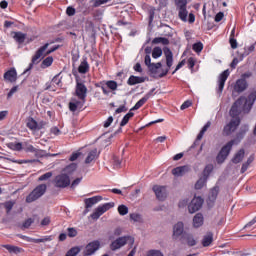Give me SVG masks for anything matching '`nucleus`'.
<instances>
[{"label":"nucleus","instance_id":"1","mask_svg":"<svg viewBox=\"0 0 256 256\" xmlns=\"http://www.w3.org/2000/svg\"><path fill=\"white\" fill-rule=\"evenodd\" d=\"M256 95L254 93H251L248 98L240 97L238 100H236V103H234L230 109V116L233 117V119H237L239 117V107H241L242 104L245 103L244 107H247V104L249 105V109L253 107V104L255 103Z\"/></svg>","mask_w":256,"mask_h":256},{"label":"nucleus","instance_id":"2","mask_svg":"<svg viewBox=\"0 0 256 256\" xmlns=\"http://www.w3.org/2000/svg\"><path fill=\"white\" fill-rule=\"evenodd\" d=\"M153 93H155V88H152L144 97H142L132 108L131 110L123 117L120 127H125L129 123V119L135 115L132 111H137V109H141V107L144 106L146 101H149L151 97L153 96Z\"/></svg>","mask_w":256,"mask_h":256},{"label":"nucleus","instance_id":"3","mask_svg":"<svg viewBox=\"0 0 256 256\" xmlns=\"http://www.w3.org/2000/svg\"><path fill=\"white\" fill-rule=\"evenodd\" d=\"M144 63L146 67H148V71L150 72V75L155 79H163V77L167 75L168 70H162V72H159V69L163 67V64L161 62L151 63V55L145 56Z\"/></svg>","mask_w":256,"mask_h":256},{"label":"nucleus","instance_id":"4","mask_svg":"<svg viewBox=\"0 0 256 256\" xmlns=\"http://www.w3.org/2000/svg\"><path fill=\"white\" fill-rule=\"evenodd\" d=\"M48 47L49 43H46L36 51L35 55L32 57V62L29 64V67L24 71V73H27V71H31V69H33V65H35V63H39V59H41V57L51 55V53H54V51H57V49H59V45H55L47 50Z\"/></svg>","mask_w":256,"mask_h":256},{"label":"nucleus","instance_id":"5","mask_svg":"<svg viewBox=\"0 0 256 256\" xmlns=\"http://www.w3.org/2000/svg\"><path fill=\"white\" fill-rule=\"evenodd\" d=\"M47 191V185L46 184H40L38 185L27 197H26V203H33L34 201H37V199H41L45 195Z\"/></svg>","mask_w":256,"mask_h":256},{"label":"nucleus","instance_id":"6","mask_svg":"<svg viewBox=\"0 0 256 256\" xmlns=\"http://www.w3.org/2000/svg\"><path fill=\"white\" fill-rule=\"evenodd\" d=\"M236 141L237 140H231L221 148L220 152L218 153V155L216 157L217 163L225 162V159H227V157H229V154L231 153V149H233V145H235Z\"/></svg>","mask_w":256,"mask_h":256},{"label":"nucleus","instance_id":"7","mask_svg":"<svg viewBox=\"0 0 256 256\" xmlns=\"http://www.w3.org/2000/svg\"><path fill=\"white\" fill-rule=\"evenodd\" d=\"M128 241L131 243V245L135 243V239H133L131 236H122L117 238L110 244L111 251H117L118 249H121V247H125Z\"/></svg>","mask_w":256,"mask_h":256},{"label":"nucleus","instance_id":"8","mask_svg":"<svg viewBox=\"0 0 256 256\" xmlns=\"http://www.w3.org/2000/svg\"><path fill=\"white\" fill-rule=\"evenodd\" d=\"M96 87H100L103 95H109L111 91H117V87H119V85L115 80H108L100 82V84H96Z\"/></svg>","mask_w":256,"mask_h":256},{"label":"nucleus","instance_id":"9","mask_svg":"<svg viewBox=\"0 0 256 256\" xmlns=\"http://www.w3.org/2000/svg\"><path fill=\"white\" fill-rule=\"evenodd\" d=\"M113 207H115L114 202H108V203L102 204L94 210V212L91 214V218L97 221V219H99L101 215H103L104 213H107V211H109V209H113Z\"/></svg>","mask_w":256,"mask_h":256},{"label":"nucleus","instance_id":"10","mask_svg":"<svg viewBox=\"0 0 256 256\" xmlns=\"http://www.w3.org/2000/svg\"><path fill=\"white\" fill-rule=\"evenodd\" d=\"M99 249H101V242L99 240H93L85 246L83 255L84 256L95 255V253H97Z\"/></svg>","mask_w":256,"mask_h":256},{"label":"nucleus","instance_id":"11","mask_svg":"<svg viewBox=\"0 0 256 256\" xmlns=\"http://www.w3.org/2000/svg\"><path fill=\"white\" fill-rule=\"evenodd\" d=\"M239 125H241V119L239 118L232 119L228 124L224 126L223 135H225L226 137H229V135L237 131V127Z\"/></svg>","mask_w":256,"mask_h":256},{"label":"nucleus","instance_id":"12","mask_svg":"<svg viewBox=\"0 0 256 256\" xmlns=\"http://www.w3.org/2000/svg\"><path fill=\"white\" fill-rule=\"evenodd\" d=\"M76 97L82 102L85 103V99H87V86L83 82L76 83L75 89Z\"/></svg>","mask_w":256,"mask_h":256},{"label":"nucleus","instance_id":"13","mask_svg":"<svg viewBox=\"0 0 256 256\" xmlns=\"http://www.w3.org/2000/svg\"><path fill=\"white\" fill-rule=\"evenodd\" d=\"M229 75H231V72L229 71V69H226L218 77L217 93L219 96H221V93H223V89H225V82L227 81V79H229Z\"/></svg>","mask_w":256,"mask_h":256},{"label":"nucleus","instance_id":"14","mask_svg":"<svg viewBox=\"0 0 256 256\" xmlns=\"http://www.w3.org/2000/svg\"><path fill=\"white\" fill-rule=\"evenodd\" d=\"M55 185L56 187L65 189V187H69V185H71V179H69V176L65 174H60L55 178Z\"/></svg>","mask_w":256,"mask_h":256},{"label":"nucleus","instance_id":"15","mask_svg":"<svg viewBox=\"0 0 256 256\" xmlns=\"http://www.w3.org/2000/svg\"><path fill=\"white\" fill-rule=\"evenodd\" d=\"M201 207H203V198L194 197L188 205L189 213H197Z\"/></svg>","mask_w":256,"mask_h":256},{"label":"nucleus","instance_id":"16","mask_svg":"<svg viewBox=\"0 0 256 256\" xmlns=\"http://www.w3.org/2000/svg\"><path fill=\"white\" fill-rule=\"evenodd\" d=\"M26 126L30 131H41V129L45 127V122H37L35 119L30 117L27 119Z\"/></svg>","mask_w":256,"mask_h":256},{"label":"nucleus","instance_id":"17","mask_svg":"<svg viewBox=\"0 0 256 256\" xmlns=\"http://www.w3.org/2000/svg\"><path fill=\"white\" fill-rule=\"evenodd\" d=\"M99 201H103L102 196H94L91 198H86L84 200V203H85L84 215H87V213H89V209H91V207H93V205H97V203H99Z\"/></svg>","mask_w":256,"mask_h":256},{"label":"nucleus","instance_id":"18","mask_svg":"<svg viewBox=\"0 0 256 256\" xmlns=\"http://www.w3.org/2000/svg\"><path fill=\"white\" fill-rule=\"evenodd\" d=\"M153 191L158 201H165L167 199V187L156 185L153 187Z\"/></svg>","mask_w":256,"mask_h":256},{"label":"nucleus","instance_id":"19","mask_svg":"<svg viewBox=\"0 0 256 256\" xmlns=\"http://www.w3.org/2000/svg\"><path fill=\"white\" fill-rule=\"evenodd\" d=\"M164 55L166 57L167 68L161 69L159 73H162V71H167V70H168L167 73H169V70L171 69V67H173V52H171V49L169 48L164 49Z\"/></svg>","mask_w":256,"mask_h":256},{"label":"nucleus","instance_id":"20","mask_svg":"<svg viewBox=\"0 0 256 256\" xmlns=\"http://www.w3.org/2000/svg\"><path fill=\"white\" fill-rule=\"evenodd\" d=\"M185 231V224L183 222H177L173 227V238L179 239L183 232Z\"/></svg>","mask_w":256,"mask_h":256},{"label":"nucleus","instance_id":"21","mask_svg":"<svg viewBox=\"0 0 256 256\" xmlns=\"http://www.w3.org/2000/svg\"><path fill=\"white\" fill-rule=\"evenodd\" d=\"M4 79L8 81V83H15V81H17V70L15 68H11L6 71L4 73Z\"/></svg>","mask_w":256,"mask_h":256},{"label":"nucleus","instance_id":"22","mask_svg":"<svg viewBox=\"0 0 256 256\" xmlns=\"http://www.w3.org/2000/svg\"><path fill=\"white\" fill-rule=\"evenodd\" d=\"M218 195H219V187L216 186V187L212 188L209 192L208 200H207L208 205H213V203H215V201H217Z\"/></svg>","mask_w":256,"mask_h":256},{"label":"nucleus","instance_id":"23","mask_svg":"<svg viewBox=\"0 0 256 256\" xmlns=\"http://www.w3.org/2000/svg\"><path fill=\"white\" fill-rule=\"evenodd\" d=\"M245 89H247V80L238 79L234 86V90L236 91V93H243V91H245Z\"/></svg>","mask_w":256,"mask_h":256},{"label":"nucleus","instance_id":"24","mask_svg":"<svg viewBox=\"0 0 256 256\" xmlns=\"http://www.w3.org/2000/svg\"><path fill=\"white\" fill-rule=\"evenodd\" d=\"M188 171V166H180L172 169V175H174V177H183V175H185Z\"/></svg>","mask_w":256,"mask_h":256},{"label":"nucleus","instance_id":"25","mask_svg":"<svg viewBox=\"0 0 256 256\" xmlns=\"http://www.w3.org/2000/svg\"><path fill=\"white\" fill-rule=\"evenodd\" d=\"M127 83L131 86L139 85V83H145V77L131 75Z\"/></svg>","mask_w":256,"mask_h":256},{"label":"nucleus","instance_id":"26","mask_svg":"<svg viewBox=\"0 0 256 256\" xmlns=\"http://www.w3.org/2000/svg\"><path fill=\"white\" fill-rule=\"evenodd\" d=\"M202 246L210 247L211 243H213V232H207L202 238Z\"/></svg>","mask_w":256,"mask_h":256},{"label":"nucleus","instance_id":"27","mask_svg":"<svg viewBox=\"0 0 256 256\" xmlns=\"http://www.w3.org/2000/svg\"><path fill=\"white\" fill-rule=\"evenodd\" d=\"M97 157H99V153L97 152V148H94L93 150H91L86 159H85V163L86 165H89V163H93V161H95V159H97Z\"/></svg>","mask_w":256,"mask_h":256},{"label":"nucleus","instance_id":"28","mask_svg":"<svg viewBox=\"0 0 256 256\" xmlns=\"http://www.w3.org/2000/svg\"><path fill=\"white\" fill-rule=\"evenodd\" d=\"M78 73L81 75H85V73H89V62H87V58L83 59L78 67Z\"/></svg>","mask_w":256,"mask_h":256},{"label":"nucleus","instance_id":"29","mask_svg":"<svg viewBox=\"0 0 256 256\" xmlns=\"http://www.w3.org/2000/svg\"><path fill=\"white\" fill-rule=\"evenodd\" d=\"M203 222H204L203 214L197 213L193 218V226L196 229H199V227L203 225Z\"/></svg>","mask_w":256,"mask_h":256},{"label":"nucleus","instance_id":"30","mask_svg":"<svg viewBox=\"0 0 256 256\" xmlns=\"http://www.w3.org/2000/svg\"><path fill=\"white\" fill-rule=\"evenodd\" d=\"M4 249H7L10 253H13L14 255H19V253H23V248H20L18 246H13V245H3Z\"/></svg>","mask_w":256,"mask_h":256},{"label":"nucleus","instance_id":"31","mask_svg":"<svg viewBox=\"0 0 256 256\" xmlns=\"http://www.w3.org/2000/svg\"><path fill=\"white\" fill-rule=\"evenodd\" d=\"M177 9L179 19H181V21H183L184 23H187V15H189V12L187 11V6Z\"/></svg>","mask_w":256,"mask_h":256},{"label":"nucleus","instance_id":"32","mask_svg":"<svg viewBox=\"0 0 256 256\" xmlns=\"http://www.w3.org/2000/svg\"><path fill=\"white\" fill-rule=\"evenodd\" d=\"M245 157V149H240L232 158V163H241L243 161V158Z\"/></svg>","mask_w":256,"mask_h":256},{"label":"nucleus","instance_id":"33","mask_svg":"<svg viewBox=\"0 0 256 256\" xmlns=\"http://www.w3.org/2000/svg\"><path fill=\"white\" fill-rule=\"evenodd\" d=\"M183 238L185 239L188 247H195V245H197V240H195V237H193L192 234H184Z\"/></svg>","mask_w":256,"mask_h":256},{"label":"nucleus","instance_id":"34","mask_svg":"<svg viewBox=\"0 0 256 256\" xmlns=\"http://www.w3.org/2000/svg\"><path fill=\"white\" fill-rule=\"evenodd\" d=\"M74 171H77V164L71 163L64 168V175H67V177H69L70 175H73Z\"/></svg>","mask_w":256,"mask_h":256},{"label":"nucleus","instance_id":"35","mask_svg":"<svg viewBox=\"0 0 256 256\" xmlns=\"http://www.w3.org/2000/svg\"><path fill=\"white\" fill-rule=\"evenodd\" d=\"M247 131H249V126L245 125L243 127L240 128L239 132L236 135V139L239 141H241V139H243V137H245V135L247 134Z\"/></svg>","mask_w":256,"mask_h":256},{"label":"nucleus","instance_id":"36","mask_svg":"<svg viewBox=\"0 0 256 256\" xmlns=\"http://www.w3.org/2000/svg\"><path fill=\"white\" fill-rule=\"evenodd\" d=\"M27 36L25 35V34H23V32H15L14 33V36H13V38L15 39V41L17 42V43H19V44H21V43H25V38H26Z\"/></svg>","mask_w":256,"mask_h":256},{"label":"nucleus","instance_id":"37","mask_svg":"<svg viewBox=\"0 0 256 256\" xmlns=\"http://www.w3.org/2000/svg\"><path fill=\"white\" fill-rule=\"evenodd\" d=\"M159 43H161L162 45H169V39L163 37H156L152 40L153 45H159Z\"/></svg>","mask_w":256,"mask_h":256},{"label":"nucleus","instance_id":"38","mask_svg":"<svg viewBox=\"0 0 256 256\" xmlns=\"http://www.w3.org/2000/svg\"><path fill=\"white\" fill-rule=\"evenodd\" d=\"M209 127H211V122H207L203 126L202 130L200 131V133L197 136L196 141H201L203 139V135H205V133L207 132V129H209Z\"/></svg>","mask_w":256,"mask_h":256},{"label":"nucleus","instance_id":"39","mask_svg":"<svg viewBox=\"0 0 256 256\" xmlns=\"http://www.w3.org/2000/svg\"><path fill=\"white\" fill-rule=\"evenodd\" d=\"M209 127H211V122H207L203 126L202 130L200 131V133L197 136L196 141H201L203 139V135H205V133L207 132V129H209Z\"/></svg>","mask_w":256,"mask_h":256},{"label":"nucleus","instance_id":"40","mask_svg":"<svg viewBox=\"0 0 256 256\" xmlns=\"http://www.w3.org/2000/svg\"><path fill=\"white\" fill-rule=\"evenodd\" d=\"M9 149H12V151H22L23 150V144L21 142L17 143H9L8 144Z\"/></svg>","mask_w":256,"mask_h":256},{"label":"nucleus","instance_id":"41","mask_svg":"<svg viewBox=\"0 0 256 256\" xmlns=\"http://www.w3.org/2000/svg\"><path fill=\"white\" fill-rule=\"evenodd\" d=\"M53 65V57L49 56L42 61L41 67L42 69H47V67H51Z\"/></svg>","mask_w":256,"mask_h":256},{"label":"nucleus","instance_id":"42","mask_svg":"<svg viewBox=\"0 0 256 256\" xmlns=\"http://www.w3.org/2000/svg\"><path fill=\"white\" fill-rule=\"evenodd\" d=\"M85 103L81 102V101H76V102H70L69 103V109L70 111H72L73 113H75V111H77V107H79V105L81 107H83Z\"/></svg>","mask_w":256,"mask_h":256},{"label":"nucleus","instance_id":"43","mask_svg":"<svg viewBox=\"0 0 256 256\" xmlns=\"http://www.w3.org/2000/svg\"><path fill=\"white\" fill-rule=\"evenodd\" d=\"M163 55V50L160 47H154L152 50V57L153 59H159Z\"/></svg>","mask_w":256,"mask_h":256},{"label":"nucleus","instance_id":"44","mask_svg":"<svg viewBox=\"0 0 256 256\" xmlns=\"http://www.w3.org/2000/svg\"><path fill=\"white\" fill-rule=\"evenodd\" d=\"M79 253H81V248L73 247L67 251L65 256H77V255H79Z\"/></svg>","mask_w":256,"mask_h":256},{"label":"nucleus","instance_id":"45","mask_svg":"<svg viewBox=\"0 0 256 256\" xmlns=\"http://www.w3.org/2000/svg\"><path fill=\"white\" fill-rule=\"evenodd\" d=\"M130 219L134 221V223H143V218L139 213H132L130 214Z\"/></svg>","mask_w":256,"mask_h":256},{"label":"nucleus","instance_id":"46","mask_svg":"<svg viewBox=\"0 0 256 256\" xmlns=\"http://www.w3.org/2000/svg\"><path fill=\"white\" fill-rule=\"evenodd\" d=\"M121 163H122L121 158H119L117 156H113L112 165H113L114 169H121Z\"/></svg>","mask_w":256,"mask_h":256},{"label":"nucleus","instance_id":"47","mask_svg":"<svg viewBox=\"0 0 256 256\" xmlns=\"http://www.w3.org/2000/svg\"><path fill=\"white\" fill-rule=\"evenodd\" d=\"M118 213L119 215L125 216L129 213V208L123 204L118 206Z\"/></svg>","mask_w":256,"mask_h":256},{"label":"nucleus","instance_id":"48","mask_svg":"<svg viewBox=\"0 0 256 256\" xmlns=\"http://www.w3.org/2000/svg\"><path fill=\"white\" fill-rule=\"evenodd\" d=\"M205 183H207V179L200 178L195 184V189H203V187H205Z\"/></svg>","mask_w":256,"mask_h":256},{"label":"nucleus","instance_id":"49","mask_svg":"<svg viewBox=\"0 0 256 256\" xmlns=\"http://www.w3.org/2000/svg\"><path fill=\"white\" fill-rule=\"evenodd\" d=\"M192 49L195 53H201L203 51V43L197 42L193 44Z\"/></svg>","mask_w":256,"mask_h":256},{"label":"nucleus","instance_id":"50","mask_svg":"<svg viewBox=\"0 0 256 256\" xmlns=\"http://www.w3.org/2000/svg\"><path fill=\"white\" fill-rule=\"evenodd\" d=\"M33 223H35V220L33 218H28L26 219L23 224H22V228L23 229H29L31 225H33Z\"/></svg>","mask_w":256,"mask_h":256},{"label":"nucleus","instance_id":"51","mask_svg":"<svg viewBox=\"0 0 256 256\" xmlns=\"http://www.w3.org/2000/svg\"><path fill=\"white\" fill-rule=\"evenodd\" d=\"M51 177H53V172H47V173L41 175L38 178V181H48V179H51Z\"/></svg>","mask_w":256,"mask_h":256},{"label":"nucleus","instance_id":"52","mask_svg":"<svg viewBox=\"0 0 256 256\" xmlns=\"http://www.w3.org/2000/svg\"><path fill=\"white\" fill-rule=\"evenodd\" d=\"M175 5L177 9L187 7V0H175Z\"/></svg>","mask_w":256,"mask_h":256},{"label":"nucleus","instance_id":"53","mask_svg":"<svg viewBox=\"0 0 256 256\" xmlns=\"http://www.w3.org/2000/svg\"><path fill=\"white\" fill-rule=\"evenodd\" d=\"M17 91H19V86H13L11 88V90L9 91L7 98L11 99L13 97V95H15V93H17Z\"/></svg>","mask_w":256,"mask_h":256},{"label":"nucleus","instance_id":"54","mask_svg":"<svg viewBox=\"0 0 256 256\" xmlns=\"http://www.w3.org/2000/svg\"><path fill=\"white\" fill-rule=\"evenodd\" d=\"M147 256H163V252L160 250H150Z\"/></svg>","mask_w":256,"mask_h":256},{"label":"nucleus","instance_id":"55","mask_svg":"<svg viewBox=\"0 0 256 256\" xmlns=\"http://www.w3.org/2000/svg\"><path fill=\"white\" fill-rule=\"evenodd\" d=\"M13 205H15V203L11 201L5 202L4 207L6 209V213H11V209H13Z\"/></svg>","mask_w":256,"mask_h":256},{"label":"nucleus","instance_id":"56","mask_svg":"<svg viewBox=\"0 0 256 256\" xmlns=\"http://www.w3.org/2000/svg\"><path fill=\"white\" fill-rule=\"evenodd\" d=\"M111 0H94L93 7H101V5H105V3H109Z\"/></svg>","mask_w":256,"mask_h":256},{"label":"nucleus","instance_id":"57","mask_svg":"<svg viewBox=\"0 0 256 256\" xmlns=\"http://www.w3.org/2000/svg\"><path fill=\"white\" fill-rule=\"evenodd\" d=\"M48 241H53V236H45L44 238H38L36 242L47 243Z\"/></svg>","mask_w":256,"mask_h":256},{"label":"nucleus","instance_id":"58","mask_svg":"<svg viewBox=\"0 0 256 256\" xmlns=\"http://www.w3.org/2000/svg\"><path fill=\"white\" fill-rule=\"evenodd\" d=\"M24 151H26V153H35V151H37V148H35L33 145L28 144L26 145V147L24 148Z\"/></svg>","mask_w":256,"mask_h":256},{"label":"nucleus","instance_id":"59","mask_svg":"<svg viewBox=\"0 0 256 256\" xmlns=\"http://www.w3.org/2000/svg\"><path fill=\"white\" fill-rule=\"evenodd\" d=\"M76 10L75 8H73L72 6H68L66 9V14L68 15V17H73V15H75Z\"/></svg>","mask_w":256,"mask_h":256},{"label":"nucleus","instance_id":"60","mask_svg":"<svg viewBox=\"0 0 256 256\" xmlns=\"http://www.w3.org/2000/svg\"><path fill=\"white\" fill-rule=\"evenodd\" d=\"M51 84L57 85L58 87H59V85H61V78H59V75H56L53 77Z\"/></svg>","mask_w":256,"mask_h":256},{"label":"nucleus","instance_id":"61","mask_svg":"<svg viewBox=\"0 0 256 256\" xmlns=\"http://www.w3.org/2000/svg\"><path fill=\"white\" fill-rule=\"evenodd\" d=\"M81 157V152H74L69 158V161H77Z\"/></svg>","mask_w":256,"mask_h":256},{"label":"nucleus","instance_id":"62","mask_svg":"<svg viewBox=\"0 0 256 256\" xmlns=\"http://www.w3.org/2000/svg\"><path fill=\"white\" fill-rule=\"evenodd\" d=\"M229 43L232 49H237V39L235 37H230Z\"/></svg>","mask_w":256,"mask_h":256},{"label":"nucleus","instance_id":"63","mask_svg":"<svg viewBox=\"0 0 256 256\" xmlns=\"http://www.w3.org/2000/svg\"><path fill=\"white\" fill-rule=\"evenodd\" d=\"M68 237H77V230L75 228H68Z\"/></svg>","mask_w":256,"mask_h":256},{"label":"nucleus","instance_id":"64","mask_svg":"<svg viewBox=\"0 0 256 256\" xmlns=\"http://www.w3.org/2000/svg\"><path fill=\"white\" fill-rule=\"evenodd\" d=\"M188 67H189L190 69H193V67H195V58L190 57V58L188 59Z\"/></svg>","mask_w":256,"mask_h":256}]
</instances>
